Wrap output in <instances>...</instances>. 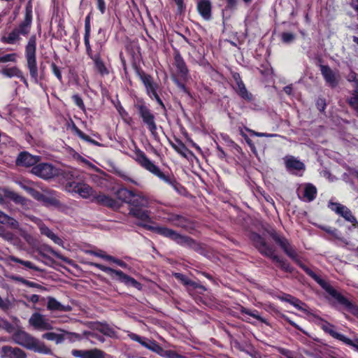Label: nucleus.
Wrapping results in <instances>:
<instances>
[{
    "mask_svg": "<svg viewBox=\"0 0 358 358\" xmlns=\"http://www.w3.org/2000/svg\"><path fill=\"white\" fill-rule=\"evenodd\" d=\"M271 236L274 241L280 246L288 257L298 262L299 265L303 268V270L315 281H316L332 298H334L340 305L343 306L348 311L358 318V306L349 301L341 293L334 289L328 282L322 279L310 268L300 263L297 259L296 250L285 237L279 235L275 231L272 232Z\"/></svg>",
    "mask_w": 358,
    "mask_h": 358,
    "instance_id": "1",
    "label": "nucleus"
},
{
    "mask_svg": "<svg viewBox=\"0 0 358 358\" xmlns=\"http://www.w3.org/2000/svg\"><path fill=\"white\" fill-rule=\"evenodd\" d=\"M17 343L26 348L28 350L36 352L52 355V350L43 342L39 341L25 331H20L15 336Z\"/></svg>",
    "mask_w": 358,
    "mask_h": 358,
    "instance_id": "2",
    "label": "nucleus"
},
{
    "mask_svg": "<svg viewBox=\"0 0 358 358\" xmlns=\"http://www.w3.org/2000/svg\"><path fill=\"white\" fill-rule=\"evenodd\" d=\"M25 58L30 76L35 83H38V71L36 62V37L30 36L25 46Z\"/></svg>",
    "mask_w": 358,
    "mask_h": 358,
    "instance_id": "3",
    "label": "nucleus"
},
{
    "mask_svg": "<svg viewBox=\"0 0 358 358\" xmlns=\"http://www.w3.org/2000/svg\"><path fill=\"white\" fill-rule=\"evenodd\" d=\"M135 160L145 169L157 176L165 182L174 186L175 180L163 173L159 168L151 162L145 153L138 150L135 153Z\"/></svg>",
    "mask_w": 358,
    "mask_h": 358,
    "instance_id": "4",
    "label": "nucleus"
},
{
    "mask_svg": "<svg viewBox=\"0 0 358 358\" xmlns=\"http://www.w3.org/2000/svg\"><path fill=\"white\" fill-rule=\"evenodd\" d=\"M155 231L160 235L169 238L180 245L187 246L194 249H196L197 246L196 242L192 238L186 236H182L173 229L160 227H156Z\"/></svg>",
    "mask_w": 358,
    "mask_h": 358,
    "instance_id": "5",
    "label": "nucleus"
},
{
    "mask_svg": "<svg viewBox=\"0 0 358 358\" xmlns=\"http://www.w3.org/2000/svg\"><path fill=\"white\" fill-rule=\"evenodd\" d=\"M135 108L148 129L152 134L155 135L157 132V124L155 117L150 109L143 101L136 103Z\"/></svg>",
    "mask_w": 358,
    "mask_h": 358,
    "instance_id": "6",
    "label": "nucleus"
},
{
    "mask_svg": "<svg viewBox=\"0 0 358 358\" xmlns=\"http://www.w3.org/2000/svg\"><path fill=\"white\" fill-rule=\"evenodd\" d=\"M321 328L324 332L329 334L334 338L337 339L345 345L352 347L354 350L358 352V338H355V339L352 340L345 335L336 331L335 326L328 322L327 321L322 320Z\"/></svg>",
    "mask_w": 358,
    "mask_h": 358,
    "instance_id": "7",
    "label": "nucleus"
},
{
    "mask_svg": "<svg viewBox=\"0 0 358 358\" xmlns=\"http://www.w3.org/2000/svg\"><path fill=\"white\" fill-rule=\"evenodd\" d=\"M66 189L72 193L79 194L83 199L94 198L95 192L89 185L85 182L76 181L68 182L66 185Z\"/></svg>",
    "mask_w": 358,
    "mask_h": 358,
    "instance_id": "8",
    "label": "nucleus"
},
{
    "mask_svg": "<svg viewBox=\"0 0 358 358\" xmlns=\"http://www.w3.org/2000/svg\"><path fill=\"white\" fill-rule=\"evenodd\" d=\"M29 324L40 331L51 330L52 325L46 317L39 313H33L29 319Z\"/></svg>",
    "mask_w": 358,
    "mask_h": 358,
    "instance_id": "9",
    "label": "nucleus"
},
{
    "mask_svg": "<svg viewBox=\"0 0 358 358\" xmlns=\"http://www.w3.org/2000/svg\"><path fill=\"white\" fill-rule=\"evenodd\" d=\"M31 173L44 179H49L57 174V170L50 164L41 163L33 166Z\"/></svg>",
    "mask_w": 358,
    "mask_h": 358,
    "instance_id": "10",
    "label": "nucleus"
},
{
    "mask_svg": "<svg viewBox=\"0 0 358 358\" xmlns=\"http://www.w3.org/2000/svg\"><path fill=\"white\" fill-rule=\"evenodd\" d=\"M328 206L331 210L343 217L346 221L354 225L357 223L356 217L352 215L351 210L345 206L339 203L329 202Z\"/></svg>",
    "mask_w": 358,
    "mask_h": 358,
    "instance_id": "11",
    "label": "nucleus"
},
{
    "mask_svg": "<svg viewBox=\"0 0 358 358\" xmlns=\"http://www.w3.org/2000/svg\"><path fill=\"white\" fill-rule=\"evenodd\" d=\"M251 239L261 254L266 257L272 256L274 253V250L272 247L269 246L265 240L257 234H252L251 235Z\"/></svg>",
    "mask_w": 358,
    "mask_h": 358,
    "instance_id": "12",
    "label": "nucleus"
},
{
    "mask_svg": "<svg viewBox=\"0 0 358 358\" xmlns=\"http://www.w3.org/2000/svg\"><path fill=\"white\" fill-rule=\"evenodd\" d=\"M321 73L326 81V83L331 87H335L339 81V75L338 73L334 72L327 65H320Z\"/></svg>",
    "mask_w": 358,
    "mask_h": 358,
    "instance_id": "13",
    "label": "nucleus"
},
{
    "mask_svg": "<svg viewBox=\"0 0 358 358\" xmlns=\"http://www.w3.org/2000/svg\"><path fill=\"white\" fill-rule=\"evenodd\" d=\"M71 355L75 357L79 358H105L106 354L103 351L93 348L91 350H73Z\"/></svg>",
    "mask_w": 358,
    "mask_h": 358,
    "instance_id": "14",
    "label": "nucleus"
},
{
    "mask_svg": "<svg viewBox=\"0 0 358 358\" xmlns=\"http://www.w3.org/2000/svg\"><path fill=\"white\" fill-rule=\"evenodd\" d=\"M138 75L146 89L148 95L151 96V94L157 91L159 88L158 84L154 82L153 78L150 75H148L143 71H138Z\"/></svg>",
    "mask_w": 358,
    "mask_h": 358,
    "instance_id": "15",
    "label": "nucleus"
},
{
    "mask_svg": "<svg viewBox=\"0 0 358 358\" xmlns=\"http://www.w3.org/2000/svg\"><path fill=\"white\" fill-rule=\"evenodd\" d=\"M39 160L40 157L38 156L32 155L27 152H22L17 158L16 164L18 166L26 167L34 166Z\"/></svg>",
    "mask_w": 358,
    "mask_h": 358,
    "instance_id": "16",
    "label": "nucleus"
},
{
    "mask_svg": "<svg viewBox=\"0 0 358 358\" xmlns=\"http://www.w3.org/2000/svg\"><path fill=\"white\" fill-rule=\"evenodd\" d=\"M92 201L113 209H117L120 208V204L117 201L102 193H99L98 194H94Z\"/></svg>",
    "mask_w": 358,
    "mask_h": 358,
    "instance_id": "17",
    "label": "nucleus"
},
{
    "mask_svg": "<svg viewBox=\"0 0 358 358\" xmlns=\"http://www.w3.org/2000/svg\"><path fill=\"white\" fill-rule=\"evenodd\" d=\"M1 355L6 358H26L27 355L24 351L18 348L11 346H3L1 349Z\"/></svg>",
    "mask_w": 358,
    "mask_h": 358,
    "instance_id": "18",
    "label": "nucleus"
},
{
    "mask_svg": "<svg viewBox=\"0 0 358 358\" xmlns=\"http://www.w3.org/2000/svg\"><path fill=\"white\" fill-rule=\"evenodd\" d=\"M1 73L8 78H17L22 81L25 85H28L27 80L24 76L22 71L17 66L5 67L2 69Z\"/></svg>",
    "mask_w": 358,
    "mask_h": 358,
    "instance_id": "19",
    "label": "nucleus"
},
{
    "mask_svg": "<svg viewBox=\"0 0 358 358\" xmlns=\"http://www.w3.org/2000/svg\"><path fill=\"white\" fill-rule=\"evenodd\" d=\"M211 3L209 0H200L197 3V10L202 17L208 20L211 17Z\"/></svg>",
    "mask_w": 358,
    "mask_h": 358,
    "instance_id": "20",
    "label": "nucleus"
},
{
    "mask_svg": "<svg viewBox=\"0 0 358 358\" xmlns=\"http://www.w3.org/2000/svg\"><path fill=\"white\" fill-rule=\"evenodd\" d=\"M284 159L285 166L289 171H302L305 169L304 164L293 156H287Z\"/></svg>",
    "mask_w": 358,
    "mask_h": 358,
    "instance_id": "21",
    "label": "nucleus"
},
{
    "mask_svg": "<svg viewBox=\"0 0 358 358\" xmlns=\"http://www.w3.org/2000/svg\"><path fill=\"white\" fill-rule=\"evenodd\" d=\"M31 12L27 11L23 22L20 24L17 28H15L20 35L26 36L29 34L31 28Z\"/></svg>",
    "mask_w": 358,
    "mask_h": 358,
    "instance_id": "22",
    "label": "nucleus"
},
{
    "mask_svg": "<svg viewBox=\"0 0 358 358\" xmlns=\"http://www.w3.org/2000/svg\"><path fill=\"white\" fill-rule=\"evenodd\" d=\"M174 64L178 69L180 76L183 78H186L188 74V69L186 66L185 62L178 52L175 53Z\"/></svg>",
    "mask_w": 358,
    "mask_h": 358,
    "instance_id": "23",
    "label": "nucleus"
},
{
    "mask_svg": "<svg viewBox=\"0 0 358 358\" xmlns=\"http://www.w3.org/2000/svg\"><path fill=\"white\" fill-rule=\"evenodd\" d=\"M117 280L127 285H131L137 289L140 290L142 288L141 284L136 280L134 278L124 273L122 271L117 272Z\"/></svg>",
    "mask_w": 358,
    "mask_h": 358,
    "instance_id": "24",
    "label": "nucleus"
},
{
    "mask_svg": "<svg viewBox=\"0 0 358 358\" xmlns=\"http://www.w3.org/2000/svg\"><path fill=\"white\" fill-rule=\"evenodd\" d=\"M130 205L134 208L148 207L149 201L148 198L142 193H134L133 192V196L130 202Z\"/></svg>",
    "mask_w": 358,
    "mask_h": 358,
    "instance_id": "25",
    "label": "nucleus"
},
{
    "mask_svg": "<svg viewBox=\"0 0 358 358\" xmlns=\"http://www.w3.org/2000/svg\"><path fill=\"white\" fill-rule=\"evenodd\" d=\"M16 183L34 199H40L39 192L32 187L34 183L31 181L22 180L16 181Z\"/></svg>",
    "mask_w": 358,
    "mask_h": 358,
    "instance_id": "26",
    "label": "nucleus"
},
{
    "mask_svg": "<svg viewBox=\"0 0 358 358\" xmlns=\"http://www.w3.org/2000/svg\"><path fill=\"white\" fill-rule=\"evenodd\" d=\"M101 50V46H100L99 50L96 54L94 55V57L92 58L94 62L96 70L101 75H107L108 74V71L106 67L103 60L101 58L100 52Z\"/></svg>",
    "mask_w": 358,
    "mask_h": 358,
    "instance_id": "27",
    "label": "nucleus"
},
{
    "mask_svg": "<svg viewBox=\"0 0 358 358\" xmlns=\"http://www.w3.org/2000/svg\"><path fill=\"white\" fill-rule=\"evenodd\" d=\"M47 308L48 310L55 311H69L71 310V307L69 306H64L57 300H56L53 297H49L47 303Z\"/></svg>",
    "mask_w": 358,
    "mask_h": 358,
    "instance_id": "28",
    "label": "nucleus"
},
{
    "mask_svg": "<svg viewBox=\"0 0 358 358\" xmlns=\"http://www.w3.org/2000/svg\"><path fill=\"white\" fill-rule=\"evenodd\" d=\"M39 229L42 234L50 238L55 243L63 246V241L55 234L48 227L44 224H41L40 225Z\"/></svg>",
    "mask_w": 358,
    "mask_h": 358,
    "instance_id": "29",
    "label": "nucleus"
},
{
    "mask_svg": "<svg viewBox=\"0 0 358 358\" xmlns=\"http://www.w3.org/2000/svg\"><path fill=\"white\" fill-rule=\"evenodd\" d=\"M317 194L316 187L310 184L307 183L304 185L303 197L307 201H312L315 199Z\"/></svg>",
    "mask_w": 358,
    "mask_h": 358,
    "instance_id": "30",
    "label": "nucleus"
},
{
    "mask_svg": "<svg viewBox=\"0 0 358 358\" xmlns=\"http://www.w3.org/2000/svg\"><path fill=\"white\" fill-rule=\"evenodd\" d=\"M236 85H237V87H236L237 93L243 99H246V100H251L252 94L248 92L243 81L240 78H238V79L236 78Z\"/></svg>",
    "mask_w": 358,
    "mask_h": 358,
    "instance_id": "31",
    "label": "nucleus"
},
{
    "mask_svg": "<svg viewBox=\"0 0 358 358\" xmlns=\"http://www.w3.org/2000/svg\"><path fill=\"white\" fill-rule=\"evenodd\" d=\"M175 277L179 280L181 282H182L185 285L190 286L193 288H200L203 290H206L205 287L203 285H199L196 282L191 280L188 278H187L185 275L176 273L174 274Z\"/></svg>",
    "mask_w": 358,
    "mask_h": 358,
    "instance_id": "32",
    "label": "nucleus"
},
{
    "mask_svg": "<svg viewBox=\"0 0 358 358\" xmlns=\"http://www.w3.org/2000/svg\"><path fill=\"white\" fill-rule=\"evenodd\" d=\"M129 215L143 221H147L150 218L148 212L147 210H142L141 208H131L129 210Z\"/></svg>",
    "mask_w": 358,
    "mask_h": 358,
    "instance_id": "33",
    "label": "nucleus"
},
{
    "mask_svg": "<svg viewBox=\"0 0 358 358\" xmlns=\"http://www.w3.org/2000/svg\"><path fill=\"white\" fill-rule=\"evenodd\" d=\"M142 345L147 349L157 353L159 355H163L164 350L155 341H144Z\"/></svg>",
    "mask_w": 358,
    "mask_h": 358,
    "instance_id": "34",
    "label": "nucleus"
},
{
    "mask_svg": "<svg viewBox=\"0 0 358 358\" xmlns=\"http://www.w3.org/2000/svg\"><path fill=\"white\" fill-rule=\"evenodd\" d=\"M117 196L120 200L130 204L133 196V191L124 188L120 189L117 191Z\"/></svg>",
    "mask_w": 358,
    "mask_h": 358,
    "instance_id": "35",
    "label": "nucleus"
},
{
    "mask_svg": "<svg viewBox=\"0 0 358 358\" xmlns=\"http://www.w3.org/2000/svg\"><path fill=\"white\" fill-rule=\"evenodd\" d=\"M0 222L2 224H8L13 229L18 228V222L13 218L8 216L2 211L0 210Z\"/></svg>",
    "mask_w": 358,
    "mask_h": 358,
    "instance_id": "36",
    "label": "nucleus"
},
{
    "mask_svg": "<svg viewBox=\"0 0 358 358\" xmlns=\"http://www.w3.org/2000/svg\"><path fill=\"white\" fill-rule=\"evenodd\" d=\"M285 300L289 302L290 304L293 305L298 310H301L305 313L307 311L306 308H305V306H306V304L301 301L300 300H299L298 299L287 295L285 298Z\"/></svg>",
    "mask_w": 358,
    "mask_h": 358,
    "instance_id": "37",
    "label": "nucleus"
},
{
    "mask_svg": "<svg viewBox=\"0 0 358 358\" xmlns=\"http://www.w3.org/2000/svg\"><path fill=\"white\" fill-rule=\"evenodd\" d=\"M169 220L176 226L180 227L182 228H186L188 226L187 220L185 217H183L180 215H172Z\"/></svg>",
    "mask_w": 358,
    "mask_h": 358,
    "instance_id": "38",
    "label": "nucleus"
},
{
    "mask_svg": "<svg viewBox=\"0 0 358 358\" xmlns=\"http://www.w3.org/2000/svg\"><path fill=\"white\" fill-rule=\"evenodd\" d=\"M7 196L10 198L16 203L22 204V206H27L29 203V200L24 197L19 195L14 192H8Z\"/></svg>",
    "mask_w": 358,
    "mask_h": 358,
    "instance_id": "39",
    "label": "nucleus"
},
{
    "mask_svg": "<svg viewBox=\"0 0 358 358\" xmlns=\"http://www.w3.org/2000/svg\"><path fill=\"white\" fill-rule=\"evenodd\" d=\"M42 337L48 341H54L57 344L62 343L64 340V338L62 335L57 334L54 332L45 333L43 334Z\"/></svg>",
    "mask_w": 358,
    "mask_h": 358,
    "instance_id": "40",
    "label": "nucleus"
},
{
    "mask_svg": "<svg viewBox=\"0 0 358 358\" xmlns=\"http://www.w3.org/2000/svg\"><path fill=\"white\" fill-rule=\"evenodd\" d=\"M20 35L19 34L17 31L15 29H14L10 33H9L8 36L3 37L2 40L3 42L6 43L13 44L16 41L20 40Z\"/></svg>",
    "mask_w": 358,
    "mask_h": 358,
    "instance_id": "41",
    "label": "nucleus"
},
{
    "mask_svg": "<svg viewBox=\"0 0 358 358\" xmlns=\"http://www.w3.org/2000/svg\"><path fill=\"white\" fill-rule=\"evenodd\" d=\"M268 257L271 258L274 262L278 263L282 269L285 270V271H292L289 264L283 259H280L278 256L275 255L274 253L272 254V256H269Z\"/></svg>",
    "mask_w": 358,
    "mask_h": 358,
    "instance_id": "42",
    "label": "nucleus"
},
{
    "mask_svg": "<svg viewBox=\"0 0 358 358\" xmlns=\"http://www.w3.org/2000/svg\"><path fill=\"white\" fill-rule=\"evenodd\" d=\"M8 259L13 262L21 264L24 265V266H26L29 268L33 269L34 271L39 270L37 266H36L33 263H31L29 261H24V260L20 259L15 256H9Z\"/></svg>",
    "mask_w": 358,
    "mask_h": 358,
    "instance_id": "43",
    "label": "nucleus"
},
{
    "mask_svg": "<svg viewBox=\"0 0 358 358\" xmlns=\"http://www.w3.org/2000/svg\"><path fill=\"white\" fill-rule=\"evenodd\" d=\"M40 199H36L38 201L43 202L46 205H50V206H57L58 205L59 202L56 199L47 196L41 192H39Z\"/></svg>",
    "mask_w": 358,
    "mask_h": 358,
    "instance_id": "44",
    "label": "nucleus"
},
{
    "mask_svg": "<svg viewBox=\"0 0 358 358\" xmlns=\"http://www.w3.org/2000/svg\"><path fill=\"white\" fill-rule=\"evenodd\" d=\"M324 230L327 231L328 234L332 235L334 238L341 241L342 243L345 245H348V241L345 238L339 236V232L337 229H331V228H324Z\"/></svg>",
    "mask_w": 358,
    "mask_h": 358,
    "instance_id": "45",
    "label": "nucleus"
},
{
    "mask_svg": "<svg viewBox=\"0 0 358 358\" xmlns=\"http://www.w3.org/2000/svg\"><path fill=\"white\" fill-rule=\"evenodd\" d=\"M90 264L92 266H93L100 269L101 271L108 273L110 275H113V274H115V275H117V272L119 271V270H115L113 268L105 266H103L102 264H97V263H91Z\"/></svg>",
    "mask_w": 358,
    "mask_h": 358,
    "instance_id": "46",
    "label": "nucleus"
},
{
    "mask_svg": "<svg viewBox=\"0 0 358 358\" xmlns=\"http://www.w3.org/2000/svg\"><path fill=\"white\" fill-rule=\"evenodd\" d=\"M241 313H245L246 315H248L259 321H261L262 322H266L265 320L263 319L259 314H258V312L257 310H253V311H251L245 308H243L242 307L241 308Z\"/></svg>",
    "mask_w": 358,
    "mask_h": 358,
    "instance_id": "47",
    "label": "nucleus"
},
{
    "mask_svg": "<svg viewBox=\"0 0 358 358\" xmlns=\"http://www.w3.org/2000/svg\"><path fill=\"white\" fill-rule=\"evenodd\" d=\"M347 80L349 82L353 83V87L355 88L354 93H358L357 75L355 72H350L347 76Z\"/></svg>",
    "mask_w": 358,
    "mask_h": 358,
    "instance_id": "48",
    "label": "nucleus"
},
{
    "mask_svg": "<svg viewBox=\"0 0 358 358\" xmlns=\"http://www.w3.org/2000/svg\"><path fill=\"white\" fill-rule=\"evenodd\" d=\"M17 61V54L16 53H10L7 54L3 56H0V63H6V62H16Z\"/></svg>",
    "mask_w": 358,
    "mask_h": 358,
    "instance_id": "49",
    "label": "nucleus"
},
{
    "mask_svg": "<svg viewBox=\"0 0 358 358\" xmlns=\"http://www.w3.org/2000/svg\"><path fill=\"white\" fill-rule=\"evenodd\" d=\"M173 148L182 156L185 157H187V152L189 151V150L183 143L180 142L178 145H173Z\"/></svg>",
    "mask_w": 358,
    "mask_h": 358,
    "instance_id": "50",
    "label": "nucleus"
},
{
    "mask_svg": "<svg viewBox=\"0 0 358 358\" xmlns=\"http://www.w3.org/2000/svg\"><path fill=\"white\" fill-rule=\"evenodd\" d=\"M90 35H85L84 36V42L86 48V52L87 55L92 59L93 57H94V55L92 54V48L90 43Z\"/></svg>",
    "mask_w": 358,
    "mask_h": 358,
    "instance_id": "51",
    "label": "nucleus"
},
{
    "mask_svg": "<svg viewBox=\"0 0 358 358\" xmlns=\"http://www.w3.org/2000/svg\"><path fill=\"white\" fill-rule=\"evenodd\" d=\"M74 131L76 132V134L82 139L86 141H89V142H92L93 143H95V141L92 140L90 138V137L87 135H86L85 133H83L81 130H80L77 127H74Z\"/></svg>",
    "mask_w": 358,
    "mask_h": 358,
    "instance_id": "52",
    "label": "nucleus"
},
{
    "mask_svg": "<svg viewBox=\"0 0 358 358\" xmlns=\"http://www.w3.org/2000/svg\"><path fill=\"white\" fill-rule=\"evenodd\" d=\"M99 331L102 334L109 336H111L114 334L113 330L111 328H110L108 325H101L99 329Z\"/></svg>",
    "mask_w": 358,
    "mask_h": 358,
    "instance_id": "53",
    "label": "nucleus"
},
{
    "mask_svg": "<svg viewBox=\"0 0 358 358\" xmlns=\"http://www.w3.org/2000/svg\"><path fill=\"white\" fill-rule=\"evenodd\" d=\"M51 69H52L53 73L57 78V79L59 81H62V73H61V71H60V69H59V67L55 64L52 63L51 64Z\"/></svg>",
    "mask_w": 358,
    "mask_h": 358,
    "instance_id": "54",
    "label": "nucleus"
},
{
    "mask_svg": "<svg viewBox=\"0 0 358 358\" xmlns=\"http://www.w3.org/2000/svg\"><path fill=\"white\" fill-rule=\"evenodd\" d=\"M294 39V36L292 33L285 32L282 34V40L284 43H290Z\"/></svg>",
    "mask_w": 358,
    "mask_h": 358,
    "instance_id": "55",
    "label": "nucleus"
},
{
    "mask_svg": "<svg viewBox=\"0 0 358 358\" xmlns=\"http://www.w3.org/2000/svg\"><path fill=\"white\" fill-rule=\"evenodd\" d=\"M74 103L81 109H84L85 105L81 97L78 94H74L72 96Z\"/></svg>",
    "mask_w": 358,
    "mask_h": 358,
    "instance_id": "56",
    "label": "nucleus"
},
{
    "mask_svg": "<svg viewBox=\"0 0 358 358\" xmlns=\"http://www.w3.org/2000/svg\"><path fill=\"white\" fill-rule=\"evenodd\" d=\"M0 236L6 241H11L13 238V235L12 233L9 231H6L3 229H0Z\"/></svg>",
    "mask_w": 358,
    "mask_h": 358,
    "instance_id": "57",
    "label": "nucleus"
},
{
    "mask_svg": "<svg viewBox=\"0 0 358 358\" xmlns=\"http://www.w3.org/2000/svg\"><path fill=\"white\" fill-rule=\"evenodd\" d=\"M10 308V302L8 300H3L0 296V308L3 310H7Z\"/></svg>",
    "mask_w": 358,
    "mask_h": 358,
    "instance_id": "58",
    "label": "nucleus"
},
{
    "mask_svg": "<svg viewBox=\"0 0 358 358\" xmlns=\"http://www.w3.org/2000/svg\"><path fill=\"white\" fill-rule=\"evenodd\" d=\"M90 18L87 16L85 21V35H90Z\"/></svg>",
    "mask_w": 358,
    "mask_h": 358,
    "instance_id": "59",
    "label": "nucleus"
},
{
    "mask_svg": "<svg viewBox=\"0 0 358 358\" xmlns=\"http://www.w3.org/2000/svg\"><path fill=\"white\" fill-rule=\"evenodd\" d=\"M98 9L103 14L106 10V3L104 0H96Z\"/></svg>",
    "mask_w": 358,
    "mask_h": 358,
    "instance_id": "60",
    "label": "nucleus"
},
{
    "mask_svg": "<svg viewBox=\"0 0 358 358\" xmlns=\"http://www.w3.org/2000/svg\"><path fill=\"white\" fill-rule=\"evenodd\" d=\"M165 356L168 358H184L183 356L180 355L176 352L171 350L166 351Z\"/></svg>",
    "mask_w": 358,
    "mask_h": 358,
    "instance_id": "61",
    "label": "nucleus"
},
{
    "mask_svg": "<svg viewBox=\"0 0 358 358\" xmlns=\"http://www.w3.org/2000/svg\"><path fill=\"white\" fill-rule=\"evenodd\" d=\"M238 0H227V6L226 8L229 10H234L237 4Z\"/></svg>",
    "mask_w": 358,
    "mask_h": 358,
    "instance_id": "62",
    "label": "nucleus"
},
{
    "mask_svg": "<svg viewBox=\"0 0 358 358\" xmlns=\"http://www.w3.org/2000/svg\"><path fill=\"white\" fill-rule=\"evenodd\" d=\"M22 284L29 287L39 288L41 286L34 282L29 281L27 280L22 281Z\"/></svg>",
    "mask_w": 358,
    "mask_h": 358,
    "instance_id": "63",
    "label": "nucleus"
},
{
    "mask_svg": "<svg viewBox=\"0 0 358 358\" xmlns=\"http://www.w3.org/2000/svg\"><path fill=\"white\" fill-rule=\"evenodd\" d=\"M150 98H154L157 102L160 105L162 106L163 108H164V105L162 101V99H160V97L159 96L158 94H157V91L155 92L154 93L151 94V96H150Z\"/></svg>",
    "mask_w": 358,
    "mask_h": 358,
    "instance_id": "64",
    "label": "nucleus"
}]
</instances>
